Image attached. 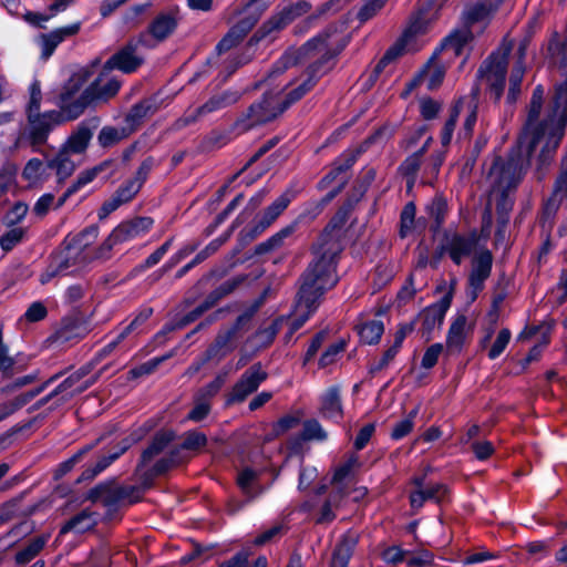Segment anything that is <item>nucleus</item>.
<instances>
[{"instance_id": "nucleus-26", "label": "nucleus", "mask_w": 567, "mask_h": 567, "mask_svg": "<svg viewBox=\"0 0 567 567\" xmlns=\"http://www.w3.org/2000/svg\"><path fill=\"white\" fill-rule=\"evenodd\" d=\"M152 167L153 161L145 159L138 167L135 177L127 181L115 192L123 204L130 202L138 193Z\"/></svg>"}, {"instance_id": "nucleus-61", "label": "nucleus", "mask_w": 567, "mask_h": 567, "mask_svg": "<svg viewBox=\"0 0 567 567\" xmlns=\"http://www.w3.org/2000/svg\"><path fill=\"white\" fill-rule=\"evenodd\" d=\"M8 11L13 16H22L30 24H35V14L25 11L18 0H3Z\"/></svg>"}, {"instance_id": "nucleus-37", "label": "nucleus", "mask_w": 567, "mask_h": 567, "mask_svg": "<svg viewBox=\"0 0 567 567\" xmlns=\"http://www.w3.org/2000/svg\"><path fill=\"white\" fill-rule=\"evenodd\" d=\"M355 543L354 537L344 536L333 551L331 567H347Z\"/></svg>"}, {"instance_id": "nucleus-41", "label": "nucleus", "mask_w": 567, "mask_h": 567, "mask_svg": "<svg viewBox=\"0 0 567 567\" xmlns=\"http://www.w3.org/2000/svg\"><path fill=\"white\" fill-rule=\"evenodd\" d=\"M91 71L89 69H80L73 73L64 87L63 101L66 102L68 99H71L75 93H78L89 81Z\"/></svg>"}, {"instance_id": "nucleus-63", "label": "nucleus", "mask_w": 567, "mask_h": 567, "mask_svg": "<svg viewBox=\"0 0 567 567\" xmlns=\"http://www.w3.org/2000/svg\"><path fill=\"white\" fill-rule=\"evenodd\" d=\"M152 113V104L150 102H141L134 105L127 114V121L140 122L142 118Z\"/></svg>"}, {"instance_id": "nucleus-5", "label": "nucleus", "mask_w": 567, "mask_h": 567, "mask_svg": "<svg viewBox=\"0 0 567 567\" xmlns=\"http://www.w3.org/2000/svg\"><path fill=\"white\" fill-rule=\"evenodd\" d=\"M350 206H343L331 218L319 237L315 252L316 258L308 268H315L319 272L330 268L331 275H336L337 258L342 250L340 244L341 230L348 220Z\"/></svg>"}, {"instance_id": "nucleus-53", "label": "nucleus", "mask_w": 567, "mask_h": 567, "mask_svg": "<svg viewBox=\"0 0 567 567\" xmlns=\"http://www.w3.org/2000/svg\"><path fill=\"white\" fill-rule=\"evenodd\" d=\"M256 472L250 468L243 470L237 477V484L240 489L248 496L252 497V484L256 480Z\"/></svg>"}, {"instance_id": "nucleus-6", "label": "nucleus", "mask_w": 567, "mask_h": 567, "mask_svg": "<svg viewBox=\"0 0 567 567\" xmlns=\"http://www.w3.org/2000/svg\"><path fill=\"white\" fill-rule=\"evenodd\" d=\"M92 137V132L85 125H79L70 135L62 150L53 155L43 154V159L38 158V173L52 171L59 181L69 177L74 168L75 163L71 159V155L82 154Z\"/></svg>"}, {"instance_id": "nucleus-32", "label": "nucleus", "mask_w": 567, "mask_h": 567, "mask_svg": "<svg viewBox=\"0 0 567 567\" xmlns=\"http://www.w3.org/2000/svg\"><path fill=\"white\" fill-rule=\"evenodd\" d=\"M79 331L74 332V329L69 327H63L52 334H50L42 343L43 349H60L68 342H71L73 339H81L85 336V328L78 329Z\"/></svg>"}, {"instance_id": "nucleus-54", "label": "nucleus", "mask_w": 567, "mask_h": 567, "mask_svg": "<svg viewBox=\"0 0 567 567\" xmlns=\"http://www.w3.org/2000/svg\"><path fill=\"white\" fill-rule=\"evenodd\" d=\"M97 138L103 147H107L120 142L123 138V133L117 128L106 126L101 130Z\"/></svg>"}, {"instance_id": "nucleus-64", "label": "nucleus", "mask_w": 567, "mask_h": 567, "mask_svg": "<svg viewBox=\"0 0 567 567\" xmlns=\"http://www.w3.org/2000/svg\"><path fill=\"white\" fill-rule=\"evenodd\" d=\"M420 110L425 120H432L441 111V104L432 99H422L420 102Z\"/></svg>"}, {"instance_id": "nucleus-38", "label": "nucleus", "mask_w": 567, "mask_h": 567, "mask_svg": "<svg viewBox=\"0 0 567 567\" xmlns=\"http://www.w3.org/2000/svg\"><path fill=\"white\" fill-rule=\"evenodd\" d=\"M60 117L56 112L38 114V153H43L39 146L45 141L47 134L60 123Z\"/></svg>"}, {"instance_id": "nucleus-35", "label": "nucleus", "mask_w": 567, "mask_h": 567, "mask_svg": "<svg viewBox=\"0 0 567 567\" xmlns=\"http://www.w3.org/2000/svg\"><path fill=\"white\" fill-rule=\"evenodd\" d=\"M96 524V515L87 509L73 516L62 528L61 533L75 532L84 533L93 528Z\"/></svg>"}, {"instance_id": "nucleus-56", "label": "nucleus", "mask_w": 567, "mask_h": 567, "mask_svg": "<svg viewBox=\"0 0 567 567\" xmlns=\"http://www.w3.org/2000/svg\"><path fill=\"white\" fill-rule=\"evenodd\" d=\"M97 235H99V227L95 226V225H92L87 228H85L79 236H78V239H76V247H79V249L81 251H85V249L92 245L94 243V240L97 238Z\"/></svg>"}, {"instance_id": "nucleus-60", "label": "nucleus", "mask_w": 567, "mask_h": 567, "mask_svg": "<svg viewBox=\"0 0 567 567\" xmlns=\"http://www.w3.org/2000/svg\"><path fill=\"white\" fill-rule=\"evenodd\" d=\"M442 351H443L442 343H434L431 347H429L422 358V363H421L422 367L424 369L433 368L436 364Z\"/></svg>"}, {"instance_id": "nucleus-28", "label": "nucleus", "mask_w": 567, "mask_h": 567, "mask_svg": "<svg viewBox=\"0 0 567 567\" xmlns=\"http://www.w3.org/2000/svg\"><path fill=\"white\" fill-rule=\"evenodd\" d=\"M498 3L493 4L492 2H477L468 7L463 13L464 27L461 30H468L472 34L471 27L475 23L486 22L489 20L492 14L497 10Z\"/></svg>"}, {"instance_id": "nucleus-27", "label": "nucleus", "mask_w": 567, "mask_h": 567, "mask_svg": "<svg viewBox=\"0 0 567 567\" xmlns=\"http://www.w3.org/2000/svg\"><path fill=\"white\" fill-rule=\"evenodd\" d=\"M472 330L467 324V318L464 315H458L451 323L447 337L446 348L451 352H460L465 344L467 334Z\"/></svg>"}, {"instance_id": "nucleus-12", "label": "nucleus", "mask_w": 567, "mask_h": 567, "mask_svg": "<svg viewBox=\"0 0 567 567\" xmlns=\"http://www.w3.org/2000/svg\"><path fill=\"white\" fill-rule=\"evenodd\" d=\"M89 261V252L81 251L75 245L54 254L50 265L41 276V281L48 282L58 275H69L82 269Z\"/></svg>"}, {"instance_id": "nucleus-55", "label": "nucleus", "mask_w": 567, "mask_h": 567, "mask_svg": "<svg viewBox=\"0 0 567 567\" xmlns=\"http://www.w3.org/2000/svg\"><path fill=\"white\" fill-rule=\"evenodd\" d=\"M97 497L104 503H112L122 501L125 497V491L122 487H105L101 486L96 488Z\"/></svg>"}, {"instance_id": "nucleus-36", "label": "nucleus", "mask_w": 567, "mask_h": 567, "mask_svg": "<svg viewBox=\"0 0 567 567\" xmlns=\"http://www.w3.org/2000/svg\"><path fill=\"white\" fill-rule=\"evenodd\" d=\"M238 100L239 94L237 92H224L210 97L205 104L198 106V113H204L207 115L209 113L227 107L236 103Z\"/></svg>"}, {"instance_id": "nucleus-57", "label": "nucleus", "mask_w": 567, "mask_h": 567, "mask_svg": "<svg viewBox=\"0 0 567 567\" xmlns=\"http://www.w3.org/2000/svg\"><path fill=\"white\" fill-rule=\"evenodd\" d=\"M346 343L343 341H339L337 343L331 344L321 355L319 360L320 367L324 368L332 364L338 355L344 350Z\"/></svg>"}, {"instance_id": "nucleus-10", "label": "nucleus", "mask_w": 567, "mask_h": 567, "mask_svg": "<svg viewBox=\"0 0 567 567\" xmlns=\"http://www.w3.org/2000/svg\"><path fill=\"white\" fill-rule=\"evenodd\" d=\"M284 112L285 106H282L280 102V94L277 92H267L237 118L235 128L238 133H245L275 120Z\"/></svg>"}, {"instance_id": "nucleus-19", "label": "nucleus", "mask_w": 567, "mask_h": 567, "mask_svg": "<svg viewBox=\"0 0 567 567\" xmlns=\"http://www.w3.org/2000/svg\"><path fill=\"white\" fill-rule=\"evenodd\" d=\"M154 220L151 217H135L121 223L112 230V239L125 243L144 236L152 227Z\"/></svg>"}, {"instance_id": "nucleus-42", "label": "nucleus", "mask_w": 567, "mask_h": 567, "mask_svg": "<svg viewBox=\"0 0 567 567\" xmlns=\"http://www.w3.org/2000/svg\"><path fill=\"white\" fill-rule=\"evenodd\" d=\"M384 327L382 321L380 320H371L363 323L359 329L360 338L363 342L368 344H373L379 342L381 336L383 334Z\"/></svg>"}, {"instance_id": "nucleus-46", "label": "nucleus", "mask_w": 567, "mask_h": 567, "mask_svg": "<svg viewBox=\"0 0 567 567\" xmlns=\"http://www.w3.org/2000/svg\"><path fill=\"white\" fill-rule=\"evenodd\" d=\"M227 372L219 373L212 382L200 388L195 395L206 399L208 402L219 392L225 384Z\"/></svg>"}, {"instance_id": "nucleus-50", "label": "nucleus", "mask_w": 567, "mask_h": 567, "mask_svg": "<svg viewBox=\"0 0 567 567\" xmlns=\"http://www.w3.org/2000/svg\"><path fill=\"white\" fill-rule=\"evenodd\" d=\"M388 0H364L358 12V19L365 22L373 18L385 4Z\"/></svg>"}, {"instance_id": "nucleus-23", "label": "nucleus", "mask_w": 567, "mask_h": 567, "mask_svg": "<svg viewBox=\"0 0 567 567\" xmlns=\"http://www.w3.org/2000/svg\"><path fill=\"white\" fill-rule=\"evenodd\" d=\"M529 40L524 39L519 42L515 53V64L513 66L509 78V89L507 100L509 103H514L520 91V83L525 73V58Z\"/></svg>"}, {"instance_id": "nucleus-30", "label": "nucleus", "mask_w": 567, "mask_h": 567, "mask_svg": "<svg viewBox=\"0 0 567 567\" xmlns=\"http://www.w3.org/2000/svg\"><path fill=\"white\" fill-rule=\"evenodd\" d=\"M417 32V28L413 24L411 25L401 37L400 40H398L382 56V59L379 61V63L375 66V72L381 73L383 69L394 61L396 58L403 54L405 50H408V45L414 34Z\"/></svg>"}, {"instance_id": "nucleus-47", "label": "nucleus", "mask_w": 567, "mask_h": 567, "mask_svg": "<svg viewBox=\"0 0 567 567\" xmlns=\"http://www.w3.org/2000/svg\"><path fill=\"white\" fill-rule=\"evenodd\" d=\"M462 109H463V102L458 101L455 104V106L453 107L450 118L444 124V127H443L442 134H441V141H442L443 145H447L451 142L453 132H454V128L456 125V121H457L458 115L461 114Z\"/></svg>"}, {"instance_id": "nucleus-3", "label": "nucleus", "mask_w": 567, "mask_h": 567, "mask_svg": "<svg viewBox=\"0 0 567 567\" xmlns=\"http://www.w3.org/2000/svg\"><path fill=\"white\" fill-rule=\"evenodd\" d=\"M327 269L323 272H319L315 268H308L302 275L290 333L299 330L305 324L317 310L320 297L326 290L336 285L337 276L331 275L330 268Z\"/></svg>"}, {"instance_id": "nucleus-21", "label": "nucleus", "mask_w": 567, "mask_h": 567, "mask_svg": "<svg viewBox=\"0 0 567 567\" xmlns=\"http://www.w3.org/2000/svg\"><path fill=\"white\" fill-rule=\"evenodd\" d=\"M298 189L292 187L287 188L270 206H268L260 216L256 231L259 234L265 231L289 206L296 198Z\"/></svg>"}, {"instance_id": "nucleus-29", "label": "nucleus", "mask_w": 567, "mask_h": 567, "mask_svg": "<svg viewBox=\"0 0 567 567\" xmlns=\"http://www.w3.org/2000/svg\"><path fill=\"white\" fill-rule=\"evenodd\" d=\"M321 414L330 420L339 422L343 416L340 400V389L337 385L329 388L321 396Z\"/></svg>"}, {"instance_id": "nucleus-2", "label": "nucleus", "mask_w": 567, "mask_h": 567, "mask_svg": "<svg viewBox=\"0 0 567 567\" xmlns=\"http://www.w3.org/2000/svg\"><path fill=\"white\" fill-rule=\"evenodd\" d=\"M471 40L472 35L468 30H455L452 32L442 42L440 49L435 51L431 61L409 83L405 94L419 84H424L427 90L436 89L444 79L446 64L451 62L452 58L462 55Z\"/></svg>"}, {"instance_id": "nucleus-24", "label": "nucleus", "mask_w": 567, "mask_h": 567, "mask_svg": "<svg viewBox=\"0 0 567 567\" xmlns=\"http://www.w3.org/2000/svg\"><path fill=\"white\" fill-rule=\"evenodd\" d=\"M79 28V24H72L42 34L40 37L41 59L47 61L62 41L78 33Z\"/></svg>"}, {"instance_id": "nucleus-34", "label": "nucleus", "mask_w": 567, "mask_h": 567, "mask_svg": "<svg viewBox=\"0 0 567 567\" xmlns=\"http://www.w3.org/2000/svg\"><path fill=\"white\" fill-rule=\"evenodd\" d=\"M109 163L104 162L93 168L86 169L79 174L76 181L66 189L63 196L56 203V207L63 205L65 199L76 193L82 187L95 179V177L107 167Z\"/></svg>"}, {"instance_id": "nucleus-16", "label": "nucleus", "mask_w": 567, "mask_h": 567, "mask_svg": "<svg viewBox=\"0 0 567 567\" xmlns=\"http://www.w3.org/2000/svg\"><path fill=\"white\" fill-rule=\"evenodd\" d=\"M251 316V313L246 312L238 317L233 327L220 331L208 350L209 357L220 360L233 352L237 347V334L239 329L250 321Z\"/></svg>"}, {"instance_id": "nucleus-49", "label": "nucleus", "mask_w": 567, "mask_h": 567, "mask_svg": "<svg viewBox=\"0 0 567 567\" xmlns=\"http://www.w3.org/2000/svg\"><path fill=\"white\" fill-rule=\"evenodd\" d=\"M210 402L206 399H200L197 395H194V408L188 413V420L194 422H199L204 420L210 412Z\"/></svg>"}, {"instance_id": "nucleus-59", "label": "nucleus", "mask_w": 567, "mask_h": 567, "mask_svg": "<svg viewBox=\"0 0 567 567\" xmlns=\"http://www.w3.org/2000/svg\"><path fill=\"white\" fill-rule=\"evenodd\" d=\"M427 212L431 218L435 221V227L439 228L444 221L446 213V204L442 199H434L429 206Z\"/></svg>"}, {"instance_id": "nucleus-20", "label": "nucleus", "mask_w": 567, "mask_h": 567, "mask_svg": "<svg viewBox=\"0 0 567 567\" xmlns=\"http://www.w3.org/2000/svg\"><path fill=\"white\" fill-rule=\"evenodd\" d=\"M477 243L478 238L475 234L467 236L455 234L447 239L444 249L450 258L456 265H460L465 258L476 251Z\"/></svg>"}, {"instance_id": "nucleus-33", "label": "nucleus", "mask_w": 567, "mask_h": 567, "mask_svg": "<svg viewBox=\"0 0 567 567\" xmlns=\"http://www.w3.org/2000/svg\"><path fill=\"white\" fill-rule=\"evenodd\" d=\"M567 202V151L561 159L560 172L555 182L553 195L547 204V208L556 209L558 205Z\"/></svg>"}, {"instance_id": "nucleus-8", "label": "nucleus", "mask_w": 567, "mask_h": 567, "mask_svg": "<svg viewBox=\"0 0 567 567\" xmlns=\"http://www.w3.org/2000/svg\"><path fill=\"white\" fill-rule=\"evenodd\" d=\"M131 332H132V324H128L118 333V336L113 341H111L109 344H106L91 362L81 367L78 371H75L73 374H71L69 378H66L50 394L40 399L38 401V408L40 405L45 404L52 395H56L59 392L68 391L69 394H73L75 392H82V391L86 390L87 388H90L92 384H94L97 381V379L101 377V374L104 372V370L107 369V365H104L96 373H94L92 377L84 380L80 384H78V383L83 378L89 375L92 372L93 368L96 365V363L102 358L109 355Z\"/></svg>"}, {"instance_id": "nucleus-58", "label": "nucleus", "mask_w": 567, "mask_h": 567, "mask_svg": "<svg viewBox=\"0 0 567 567\" xmlns=\"http://www.w3.org/2000/svg\"><path fill=\"white\" fill-rule=\"evenodd\" d=\"M207 442V439L205 434L200 432H188L184 439V442L182 444L183 449L189 450V451H197L205 446Z\"/></svg>"}, {"instance_id": "nucleus-39", "label": "nucleus", "mask_w": 567, "mask_h": 567, "mask_svg": "<svg viewBox=\"0 0 567 567\" xmlns=\"http://www.w3.org/2000/svg\"><path fill=\"white\" fill-rule=\"evenodd\" d=\"M463 102V109L465 120L463 124V131L465 135H471L477 118V90H473L472 97L468 101L461 100Z\"/></svg>"}, {"instance_id": "nucleus-25", "label": "nucleus", "mask_w": 567, "mask_h": 567, "mask_svg": "<svg viewBox=\"0 0 567 567\" xmlns=\"http://www.w3.org/2000/svg\"><path fill=\"white\" fill-rule=\"evenodd\" d=\"M257 18H244L239 20L216 47L218 54H223L235 48L252 29Z\"/></svg>"}, {"instance_id": "nucleus-44", "label": "nucleus", "mask_w": 567, "mask_h": 567, "mask_svg": "<svg viewBox=\"0 0 567 567\" xmlns=\"http://www.w3.org/2000/svg\"><path fill=\"white\" fill-rule=\"evenodd\" d=\"M127 449V446H123L118 449L116 452L109 454L107 456L101 457L94 465L87 467L83 472V477L86 480L95 477L97 474H100L102 471H104L112 462H114L124 451Z\"/></svg>"}, {"instance_id": "nucleus-52", "label": "nucleus", "mask_w": 567, "mask_h": 567, "mask_svg": "<svg viewBox=\"0 0 567 567\" xmlns=\"http://www.w3.org/2000/svg\"><path fill=\"white\" fill-rule=\"evenodd\" d=\"M302 436L305 440L323 441L327 439V433L318 421L310 420L305 423Z\"/></svg>"}, {"instance_id": "nucleus-13", "label": "nucleus", "mask_w": 567, "mask_h": 567, "mask_svg": "<svg viewBox=\"0 0 567 567\" xmlns=\"http://www.w3.org/2000/svg\"><path fill=\"white\" fill-rule=\"evenodd\" d=\"M323 212L322 204L318 200L307 203L298 217L288 226L280 229L266 241L256 247V254H265L280 247L286 238L291 236L299 224L311 221L316 219Z\"/></svg>"}, {"instance_id": "nucleus-48", "label": "nucleus", "mask_w": 567, "mask_h": 567, "mask_svg": "<svg viewBox=\"0 0 567 567\" xmlns=\"http://www.w3.org/2000/svg\"><path fill=\"white\" fill-rule=\"evenodd\" d=\"M511 337H512V333L508 329H502L498 332L494 343L492 344L491 349L488 350L487 355L491 360H495L503 353V351L506 349V347L509 343Z\"/></svg>"}, {"instance_id": "nucleus-11", "label": "nucleus", "mask_w": 567, "mask_h": 567, "mask_svg": "<svg viewBox=\"0 0 567 567\" xmlns=\"http://www.w3.org/2000/svg\"><path fill=\"white\" fill-rule=\"evenodd\" d=\"M179 21L181 16L178 9H169L159 12L150 22L147 29L137 35L141 45L146 49L156 48L175 32Z\"/></svg>"}, {"instance_id": "nucleus-18", "label": "nucleus", "mask_w": 567, "mask_h": 567, "mask_svg": "<svg viewBox=\"0 0 567 567\" xmlns=\"http://www.w3.org/2000/svg\"><path fill=\"white\" fill-rule=\"evenodd\" d=\"M357 156L353 153H343L332 164L329 173L319 182V189H324L330 186H340L343 188L348 182V172L355 163Z\"/></svg>"}, {"instance_id": "nucleus-7", "label": "nucleus", "mask_w": 567, "mask_h": 567, "mask_svg": "<svg viewBox=\"0 0 567 567\" xmlns=\"http://www.w3.org/2000/svg\"><path fill=\"white\" fill-rule=\"evenodd\" d=\"M121 86L122 80L103 65L99 75L85 87L80 97L65 105V112L70 118H76L87 106L109 102L118 93Z\"/></svg>"}, {"instance_id": "nucleus-22", "label": "nucleus", "mask_w": 567, "mask_h": 567, "mask_svg": "<svg viewBox=\"0 0 567 567\" xmlns=\"http://www.w3.org/2000/svg\"><path fill=\"white\" fill-rule=\"evenodd\" d=\"M450 305V298L444 297L442 300L429 306L420 313L419 319L421 320L422 331L423 334L426 336V339L431 338L432 331L441 328Z\"/></svg>"}, {"instance_id": "nucleus-43", "label": "nucleus", "mask_w": 567, "mask_h": 567, "mask_svg": "<svg viewBox=\"0 0 567 567\" xmlns=\"http://www.w3.org/2000/svg\"><path fill=\"white\" fill-rule=\"evenodd\" d=\"M171 441L172 435L169 433L157 434L150 446L143 452L142 462H150L154 456L159 454Z\"/></svg>"}, {"instance_id": "nucleus-31", "label": "nucleus", "mask_w": 567, "mask_h": 567, "mask_svg": "<svg viewBox=\"0 0 567 567\" xmlns=\"http://www.w3.org/2000/svg\"><path fill=\"white\" fill-rule=\"evenodd\" d=\"M446 493L447 489L443 484L425 486L424 488L415 489L411 493L410 503L412 508L420 509L426 501L442 502Z\"/></svg>"}, {"instance_id": "nucleus-17", "label": "nucleus", "mask_w": 567, "mask_h": 567, "mask_svg": "<svg viewBox=\"0 0 567 567\" xmlns=\"http://www.w3.org/2000/svg\"><path fill=\"white\" fill-rule=\"evenodd\" d=\"M493 256L487 249H480L473 258V268L470 275V295L474 300L483 289L485 280L489 277Z\"/></svg>"}, {"instance_id": "nucleus-62", "label": "nucleus", "mask_w": 567, "mask_h": 567, "mask_svg": "<svg viewBox=\"0 0 567 567\" xmlns=\"http://www.w3.org/2000/svg\"><path fill=\"white\" fill-rule=\"evenodd\" d=\"M408 556L406 561L410 567H424L431 565L433 561V555L425 549Z\"/></svg>"}, {"instance_id": "nucleus-45", "label": "nucleus", "mask_w": 567, "mask_h": 567, "mask_svg": "<svg viewBox=\"0 0 567 567\" xmlns=\"http://www.w3.org/2000/svg\"><path fill=\"white\" fill-rule=\"evenodd\" d=\"M416 414H417V410L414 409L408 414L406 417L399 421L393 426V430L391 432V437L396 441L405 437L414 427V419H415Z\"/></svg>"}, {"instance_id": "nucleus-51", "label": "nucleus", "mask_w": 567, "mask_h": 567, "mask_svg": "<svg viewBox=\"0 0 567 567\" xmlns=\"http://www.w3.org/2000/svg\"><path fill=\"white\" fill-rule=\"evenodd\" d=\"M23 237L24 230L22 228H12L0 237V246L4 251H10L22 241Z\"/></svg>"}, {"instance_id": "nucleus-1", "label": "nucleus", "mask_w": 567, "mask_h": 567, "mask_svg": "<svg viewBox=\"0 0 567 567\" xmlns=\"http://www.w3.org/2000/svg\"><path fill=\"white\" fill-rule=\"evenodd\" d=\"M344 31V23L330 25L322 33L309 40L300 49V55L305 58H317L308 68L305 79L293 89L280 94V102L285 111L307 94L320 78L327 74L334 65V58L344 49L347 41L341 35Z\"/></svg>"}, {"instance_id": "nucleus-15", "label": "nucleus", "mask_w": 567, "mask_h": 567, "mask_svg": "<svg viewBox=\"0 0 567 567\" xmlns=\"http://www.w3.org/2000/svg\"><path fill=\"white\" fill-rule=\"evenodd\" d=\"M267 375L260 363L252 364L235 383L227 402L230 404L245 401L267 379Z\"/></svg>"}, {"instance_id": "nucleus-40", "label": "nucleus", "mask_w": 567, "mask_h": 567, "mask_svg": "<svg viewBox=\"0 0 567 567\" xmlns=\"http://www.w3.org/2000/svg\"><path fill=\"white\" fill-rule=\"evenodd\" d=\"M431 142V138H427L425 144L422 146L420 151L409 156L400 166V169L403 175L409 177V184H413L414 182V175L420 168L421 159L424 155V153L427 150V145Z\"/></svg>"}, {"instance_id": "nucleus-14", "label": "nucleus", "mask_w": 567, "mask_h": 567, "mask_svg": "<svg viewBox=\"0 0 567 567\" xmlns=\"http://www.w3.org/2000/svg\"><path fill=\"white\" fill-rule=\"evenodd\" d=\"M142 47L138 37L132 38L125 45L112 54L104 65L111 71L118 70L124 74L136 72L144 63V58L138 53Z\"/></svg>"}, {"instance_id": "nucleus-4", "label": "nucleus", "mask_w": 567, "mask_h": 567, "mask_svg": "<svg viewBox=\"0 0 567 567\" xmlns=\"http://www.w3.org/2000/svg\"><path fill=\"white\" fill-rule=\"evenodd\" d=\"M309 9L310 6L307 2L300 1L289 7H286L278 13L274 14L269 20H267L262 24L258 33H256L248 41V43L240 53H237L224 61V68L227 71L228 75L233 74L239 66L248 63L252 59L254 47L259 42L261 38L272 32L282 30L293 20L307 13Z\"/></svg>"}, {"instance_id": "nucleus-9", "label": "nucleus", "mask_w": 567, "mask_h": 567, "mask_svg": "<svg viewBox=\"0 0 567 567\" xmlns=\"http://www.w3.org/2000/svg\"><path fill=\"white\" fill-rule=\"evenodd\" d=\"M509 52L511 47L503 44L483 62L477 71L478 85H485L496 101L501 99L504 91Z\"/></svg>"}]
</instances>
